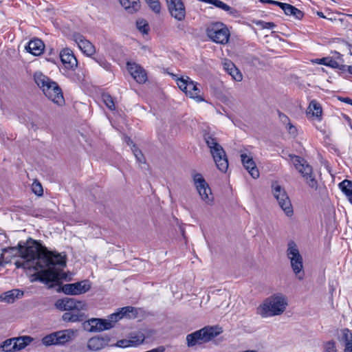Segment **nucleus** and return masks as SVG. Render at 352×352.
Returning <instances> with one entry per match:
<instances>
[{"instance_id": "nucleus-1", "label": "nucleus", "mask_w": 352, "mask_h": 352, "mask_svg": "<svg viewBox=\"0 0 352 352\" xmlns=\"http://www.w3.org/2000/svg\"><path fill=\"white\" fill-rule=\"evenodd\" d=\"M17 251L26 261L16 262V267L26 268L34 265L36 270H38L48 267L37 272L36 279L41 282H54L63 277L61 270L56 267V265L60 267L66 266L65 256L61 254L48 251L32 239L28 240L25 246L19 243Z\"/></svg>"}, {"instance_id": "nucleus-2", "label": "nucleus", "mask_w": 352, "mask_h": 352, "mask_svg": "<svg viewBox=\"0 0 352 352\" xmlns=\"http://www.w3.org/2000/svg\"><path fill=\"white\" fill-rule=\"evenodd\" d=\"M34 80L48 99L59 106L64 104L65 99L62 89L55 81L41 72L34 74Z\"/></svg>"}, {"instance_id": "nucleus-3", "label": "nucleus", "mask_w": 352, "mask_h": 352, "mask_svg": "<svg viewBox=\"0 0 352 352\" xmlns=\"http://www.w3.org/2000/svg\"><path fill=\"white\" fill-rule=\"evenodd\" d=\"M287 298L281 293H276L267 298L258 307L257 312L263 318L279 316L286 309Z\"/></svg>"}, {"instance_id": "nucleus-4", "label": "nucleus", "mask_w": 352, "mask_h": 352, "mask_svg": "<svg viewBox=\"0 0 352 352\" xmlns=\"http://www.w3.org/2000/svg\"><path fill=\"white\" fill-rule=\"evenodd\" d=\"M204 139L210 148L217 168L223 173L226 172L228 168V160L224 149L219 144L214 134L210 132L205 133Z\"/></svg>"}, {"instance_id": "nucleus-5", "label": "nucleus", "mask_w": 352, "mask_h": 352, "mask_svg": "<svg viewBox=\"0 0 352 352\" xmlns=\"http://www.w3.org/2000/svg\"><path fill=\"white\" fill-rule=\"evenodd\" d=\"M221 333L218 327L206 326L186 336V345L189 348L206 344Z\"/></svg>"}, {"instance_id": "nucleus-6", "label": "nucleus", "mask_w": 352, "mask_h": 352, "mask_svg": "<svg viewBox=\"0 0 352 352\" xmlns=\"http://www.w3.org/2000/svg\"><path fill=\"white\" fill-rule=\"evenodd\" d=\"M289 157L292 160V163L296 169L301 174L307 184L311 188L316 190L318 188V181L316 180L312 166L302 157L290 154Z\"/></svg>"}, {"instance_id": "nucleus-7", "label": "nucleus", "mask_w": 352, "mask_h": 352, "mask_svg": "<svg viewBox=\"0 0 352 352\" xmlns=\"http://www.w3.org/2000/svg\"><path fill=\"white\" fill-rule=\"evenodd\" d=\"M192 177L194 185L201 199L206 204L212 206L214 202V197L211 189L203 175L199 173H193Z\"/></svg>"}, {"instance_id": "nucleus-8", "label": "nucleus", "mask_w": 352, "mask_h": 352, "mask_svg": "<svg viewBox=\"0 0 352 352\" xmlns=\"http://www.w3.org/2000/svg\"><path fill=\"white\" fill-rule=\"evenodd\" d=\"M207 34L213 42L219 44H227L230 36L228 27L221 23H214L208 28Z\"/></svg>"}, {"instance_id": "nucleus-9", "label": "nucleus", "mask_w": 352, "mask_h": 352, "mask_svg": "<svg viewBox=\"0 0 352 352\" xmlns=\"http://www.w3.org/2000/svg\"><path fill=\"white\" fill-rule=\"evenodd\" d=\"M272 188L273 195L277 200L281 209L284 211L287 217L292 216L294 213L293 207L285 189L282 188L277 182L273 183Z\"/></svg>"}, {"instance_id": "nucleus-10", "label": "nucleus", "mask_w": 352, "mask_h": 352, "mask_svg": "<svg viewBox=\"0 0 352 352\" xmlns=\"http://www.w3.org/2000/svg\"><path fill=\"white\" fill-rule=\"evenodd\" d=\"M177 84L179 88L183 91L190 98L195 100L197 102L204 100L201 96V90L197 87V84L192 80L189 77L186 78L182 77L177 79Z\"/></svg>"}, {"instance_id": "nucleus-11", "label": "nucleus", "mask_w": 352, "mask_h": 352, "mask_svg": "<svg viewBox=\"0 0 352 352\" xmlns=\"http://www.w3.org/2000/svg\"><path fill=\"white\" fill-rule=\"evenodd\" d=\"M112 320L91 318L82 323L84 330L88 332H100L113 327Z\"/></svg>"}, {"instance_id": "nucleus-12", "label": "nucleus", "mask_w": 352, "mask_h": 352, "mask_svg": "<svg viewBox=\"0 0 352 352\" xmlns=\"http://www.w3.org/2000/svg\"><path fill=\"white\" fill-rule=\"evenodd\" d=\"M56 309L60 311H81L86 309V304L73 298H64L55 303Z\"/></svg>"}, {"instance_id": "nucleus-13", "label": "nucleus", "mask_w": 352, "mask_h": 352, "mask_svg": "<svg viewBox=\"0 0 352 352\" xmlns=\"http://www.w3.org/2000/svg\"><path fill=\"white\" fill-rule=\"evenodd\" d=\"M91 288L89 281L87 280L74 283L65 284L62 287V291L67 295H79L85 294Z\"/></svg>"}, {"instance_id": "nucleus-14", "label": "nucleus", "mask_w": 352, "mask_h": 352, "mask_svg": "<svg viewBox=\"0 0 352 352\" xmlns=\"http://www.w3.org/2000/svg\"><path fill=\"white\" fill-rule=\"evenodd\" d=\"M168 10L171 15L179 21L184 19L185 7L182 0H166Z\"/></svg>"}, {"instance_id": "nucleus-15", "label": "nucleus", "mask_w": 352, "mask_h": 352, "mask_svg": "<svg viewBox=\"0 0 352 352\" xmlns=\"http://www.w3.org/2000/svg\"><path fill=\"white\" fill-rule=\"evenodd\" d=\"M127 69L134 80L138 83H144L147 80L146 71L135 63H127Z\"/></svg>"}, {"instance_id": "nucleus-16", "label": "nucleus", "mask_w": 352, "mask_h": 352, "mask_svg": "<svg viewBox=\"0 0 352 352\" xmlns=\"http://www.w3.org/2000/svg\"><path fill=\"white\" fill-rule=\"evenodd\" d=\"M340 58V54L335 52L333 57H324L322 58H316L312 60V63L320 65H324L331 68L339 69L340 70H344L346 65L340 63L337 59Z\"/></svg>"}, {"instance_id": "nucleus-17", "label": "nucleus", "mask_w": 352, "mask_h": 352, "mask_svg": "<svg viewBox=\"0 0 352 352\" xmlns=\"http://www.w3.org/2000/svg\"><path fill=\"white\" fill-rule=\"evenodd\" d=\"M60 57L61 62L67 69H74L77 67V59L69 49L63 50L60 53Z\"/></svg>"}, {"instance_id": "nucleus-18", "label": "nucleus", "mask_w": 352, "mask_h": 352, "mask_svg": "<svg viewBox=\"0 0 352 352\" xmlns=\"http://www.w3.org/2000/svg\"><path fill=\"white\" fill-rule=\"evenodd\" d=\"M241 162L244 168L248 171L250 175L256 179L259 177V172L252 157L243 153L241 155Z\"/></svg>"}, {"instance_id": "nucleus-19", "label": "nucleus", "mask_w": 352, "mask_h": 352, "mask_svg": "<svg viewBox=\"0 0 352 352\" xmlns=\"http://www.w3.org/2000/svg\"><path fill=\"white\" fill-rule=\"evenodd\" d=\"M109 340L108 336H95L89 340L87 346L91 351H98L107 346Z\"/></svg>"}, {"instance_id": "nucleus-20", "label": "nucleus", "mask_w": 352, "mask_h": 352, "mask_svg": "<svg viewBox=\"0 0 352 352\" xmlns=\"http://www.w3.org/2000/svg\"><path fill=\"white\" fill-rule=\"evenodd\" d=\"M76 333L77 330L71 329L56 332L57 344H64L72 340L76 337Z\"/></svg>"}, {"instance_id": "nucleus-21", "label": "nucleus", "mask_w": 352, "mask_h": 352, "mask_svg": "<svg viewBox=\"0 0 352 352\" xmlns=\"http://www.w3.org/2000/svg\"><path fill=\"white\" fill-rule=\"evenodd\" d=\"M279 7L284 11L285 14L292 16L295 19H301L304 16V14L301 10L292 5L280 2Z\"/></svg>"}, {"instance_id": "nucleus-22", "label": "nucleus", "mask_w": 352, "mask_h": 352, "mask_svg": "<svg viewBox=\"0 0 352 352\" xmlns=\"http://www.w3.org/2000/svg\"><path fill=\"white\" fill-rule=\"evenodd\" d=\"M87 318V316L80 311H71L66 312L62 316L65 322H82Z\"/></svg>"}, {"instance_id": "nucleus-23", "label": "nucleus", "mask_w": 352, "mask_h": 352, "mask_svg": "<svg viewBox=\"0 0 352 352\" xmlns=\"http://www.w3.org/2000/svg\"><path fill=\"white\" fill-rule=\"evenodd\" d=\"M293 272L300 280L304 279L305 272L303 271V258L289 261Z\"/></svg>"}, {"instance_id": "nucleus-24", "label": "nucleus", "mask_w": 352, "mask_h": 352, "mask_svg": "<svg viewBox=\"0 0 352 352\" xmlns=\"http://www.w3.org/2000/svg\"><path fill=\"white\" fill-rule=\"evenodd\" d=\"M223 68L236 81L240 82L243 79V76L240 71L231 61L226 60L223 63Z\"/></svg>"}, {"instance_id": "nucleus-25", "label": "nucleus", "mask_w": 352, "mask_h": 352, "mask_svg": "<svg viewBox=\"0 0 352 352\" xmlns=\"http://www.w3.org/2000/svg\"><path fill=\"white\" fill-rule=\"evenodd\" d=\"M287 257L289 261L300 259L302 256L300 254V251L297 244L294 241H289L287 243Z\"/></svg>"}, {"instance_id": "nucleus-26", "label": "nucleus", "mask_w": 352, "mask_h": 352, "mask_svg": "<svg viewBox=\"0 0 352 352\" xmlns=\"http://www.w3.org/2000/svg\"><path fill=\"white\" fill-rule=\"evenodd\" d=\"M23 294V292L19 289L10 290L0 295V301L12 303L15 299L21 298Z\"/></svg>"}, {"instance_id": "nucleus-27", "label": "nucleus", "mask_w": 352, "mask_h": 352, "mask_svg": "<svg viewBox=\"0 0 352 352\" xmlns=\"http://www.w3.org/2000/svg\"><path fill=\"white\" fill-rule=\"evenodd\" d=\"M122 6L130 14L138 12L140 8L139 0H119Z\"/></svg>"}, {"instance_id": "nucleus-28", "label": "nucleus", "mask_w": 352, "mask_h": 352, "mask_svg": "<svg viewBox=\"0 0 352 352\" xmlns=\"http://www.w3.org/2000/svg\"><path fill=\"white\" fill-rule=\"evenodd\" d=\"M13 338L14 342V346H15L16 351L24 349L33 340L32 337L27 336Z\"/></svg>"}, {"instance_id": "nucleus-29", "label": "nucleus", "mask_w": 352, "mask_h": 352, "mask_svg": "<svg viewBox=\"0 0 352 352\" xmlns=\"http://www.w3.org/2000/svg\"><path fill=\"white\" fill-rule=\"evenodd\" d=\"M308 113H311L313 116L320 119L322 113V107L317 101L311 100L308 107Z\"/></svg>"}, {"instance_id": "nucleus-30", "label": "nucleus", "mask_w": 352, "mask_h": 352, "mask_svg": "<svg viewBox=\"0 0 352 352\" xmlns=\"http://www.w3.org/2000/svg\"><path fill=\"white\" fill-rule=\"evenodd\" d=\"M133 307H122L120 312L115 313L111 315V319L114 321H117L121 319L122 317L126 316L129 312L133 311Z\"/></svg>"}, {"instance_id": "nucleus-31", "label": "nucleus", "mask_w": 352, "mask_h": 352, "mask_svg": "<svg viewBox=\"0 0 352 352\" xmlns=\"http://www.w3.org/2000/svg\"><path fill=\"white\" fill-rule=\"evenodd\" d=\"M45 45H25V50L34 56H39L43 53Z\"/></svg>"}, {"instance_id": "nucleus-32", "label": "nucleus", "mask_w": 352, "mask_h": 352, "mask_svg": "<svg viewBox=\"0 0 352 352\" xmlns=\"http://www.w3.org/2000/svg\"><path fill=\"white\" fill-rule=\"evenodd\" d=\"M339 186L346 196L352 195V182L345 179L340 183Z\"/></svg>"}, {"instance_id": "nucleus-33", "label": "nucleus", "mask_w": 352, "mask_h": 352, "mask_svg": "<svg viewBox=\"0 0 352 352\" xmlns=\"http://www.w3.org/2000/svg\"><path fill=\"white\" fill-rule=\"evenodd\" d=\"M204 2H206L208 3L212 4L214 6H216L219 8H221L225 11L232 12V8L220 0H204Z\"/></svg>"}, {"instance_id": "nucleus-34", "label": "nucleus", "mask_w": 352, "mask_h": 352, "mask_svg": "<svg viewBox=\"0 0 352 352\" xmlns=\"http://www.w3.org/2000/svg\"><path fill=\"white\" fill-rule=\"evenodd\" d=\"M78 47L87 56L91 57L96 54L95 45H78Z\"/></svg>"}, {"instance_id": "nucleus-35", "label": "nucleus", "mask_w": 352, "mask_h": 352, "mask_svg": "<svg viewBox=\"0 0 352 352\" xmlns=\"http://www.w3.org/2000/svg\"><path fill=\"white\" fill-rule=\"evenodd\" d=\"M14 343V338L8 339L2 343L1 348H2V350L5 352L16 351Z\"/></svg>"}, {"instance_id": "nucleus-36", "label": "nucleus", "mask_w": 352, "mask_h": 352, "mask_svg": "<svg viewBox=\"0 0 352 352\" xmlns=\"http://www.w3.org/2000/svg\"><path fill=\"white\" fill-rule=\"evenodd\" d=\"M42 342L45 346L58 344L56 332L45 336L42 339Z\"/></svg>"}, {"instance_id": "nucleus-37", "label": "nucleus", "mask_w": 352, "mask_h": 352, "mask_svg": "<svg viewBox=\"0 0 352 352\" xmlns=\"http://www.w3.org/2000/svg\"><path fill=\"white\" fill-rule=\"evenodd\" d=\"M145 337L144 334L139 333L134 336H131L129 340H130L131 346H137L141 344H142L144 341Z\"/></svg>"}, {"instance_id": "nucleus-38", "label": "nucleus", "mask_w": 352, "mask_h": 352, "mask_svg": "<svg viewBox=\"0 0 352 352\" xmlns=\"http://www.w3.org/2000/svg\"><path fill=\"white\" fill-rule=\"evenodd\" d=\"M102 100L107 108L113 111L115 109V103L112 96L109 94H103L102 96Z\"/></svg>"}, {"instance_id": "nucleus-39", "label": "nucleus", "mask_w": 352, "mask_h": 352, "mask_svg": "<svg viewBox=\"0 0 352 352\" xmlns=\"http://www.w3.org/2000/svg\"><path fill=\"white\" fill-rule=\"evenodd\" d=\"M146 4L155 13L159 14L161 11V5L159 0H145Z\"/></svg>"}, {"instance_id": "nucleus-40", "label": "nucleus", "mask_w": 352, "mask_h": 352, "mask_svg": "<svg viewBox=\"0 0 352 352\" xmlns=\"http://www.w3.org/2000/svg\"><path fill=\"white\" fill-rule=\"evenodd\" d=\"M341 340L343 341L345 345L352 344V333L348 329L342 330Z\"/></svg>"}, {"instance_id": "nucleus-41", "label": "nucleus", "mask_w": 352, "mask_h": 352, "mask_svg": "<svg viewBox=\"0 0 352 352\" xmlns=\"http://www.w3.org/2000/svg\"><path fill=\"white\" fill-rule=\"evenodd\" d=\"M131 150L133 153V155H135L136 160L139 163H144L145 162V158L144 157V155L142 154V151L135 145L133 144V146L131 147Z\"/></svg>"}, {"instance_id": "nucleus-42", "label": "nucleus", "mask_w": 352, "mask_h": 352, "mask_svg": "<svg viewBox=\"0 0 352 352\" xmlns=\"http://www.w3.org/2000/svg\"><path fill=\"white\" fill-rule=\"evenodd\" d=\"M32 192L38 196H41L43 194V190L42 185L41 184L40 182H38L37 181H34L33 182V184L32 185Z\"/></svg>"}, {"instance_id": "nucleus-43", "label": "nucleus", "mask_w": 352, "mask_h": 352, "mask_svg": "<svg viewBox=\"0 0 352 352\" xmlns=\"http://www.w3.org/2000/svg\"><path fill=\"white\" fill-rule=\"evenodd\" d=\"M72 41L75 42L76 44H80V43L85 42H87L88 43L91 44L89 41H87L83 35L79 33H74L72 35Z\"/></svg>"}, {"instance_id": "nucleus-44", "label": "nucleus", "mask_w": 352, "mask_h": 352, "mask_svg": "<svg viewBox=\"0 0 352 352\" xmlns=\"http://www.w3.org/2000/svg\"><path fill=\"white\" fill-rule=\"evenodd\" d=\"M136 25L138 29L144 34L148 31V25L145 20L141 19L137 21Z\"/></svg>"}, {"instance_id": "nucleus-45", "label": "nucleus", "mask_w": 352, "mask_h": 352, "mask_svg": "<svg viewBox=\"0 0 352 352\" xmlns=\"http://www.w3.org/2000/svg\"><path fill=\"white\" fill-rule=\"evenodd\" d=\"M324 352H337L336 342L334 341H329L324 345Z\"/></svg>"}, {"instance_id": "nucleus-46", "label": "nucleus", "mask_w": 352, "mask_h": 352, "mask_svg": "<svg viewBox=\"0 0 352 352\" xmlns=\"http://www.w3.org/2000/svg\"><path fill=\"white\" fill-rule=\"evenodd\" d=\"M285 128L287 130L288 133L292 135L293 137H296L298 134L297 129L295 126H294L291 122L287 123L285 125Z\"/></svg>"}, {"instance_id": "nucleus-47", "label": "nucleus", "mask_w": 352, "mask_h": 352, "mask_svg": "<svg viewBox=\"0 0 352 352\" xmlns=\"http://www.w3.org/2000/svg\"><path fill=\"white\" fill-rule=\"evenodd\" d=\"M114 346H116L117 347H120V348H126V347L131 346L130 340H126V339L120 340L117 341V342L114 344Z\"/></svg>"}, {"instance_id": "nucleus-48", "label": "nucleus", "mask_w": 352, "mask_h": 352, "mask_svg": "<svg viewBox=\"0 0 352 352\" xmlns=\"http://www.w3.org/2000/svg\"><path fill=\"white\" fill-rule=\"evenodd\" d=\"M279 118L281 120V122L285 125L287 124V123L290 122L289 118L283 113H279Z\"/></svg>"}, {"instance_id": "nucleus-49", "label": "nucleus", "mask_w": 352, "mask_h": 352, "mask_svg": "<svg viewBox=\"0 0 352 352\" xmlns=\"http://www.w3.org/2000/svg\"><path fill=\"white\" fill-rule=\"evenodd\" d=\"M38 43H39V44H44V42L38 38H33L32 39H30L28 41L27 44H38Z\"/></svg>"}, {"instance_id": "nucleus-50", "label": "nucleus", "mask_w": 352, "mask_h": 352, "mask_svg": "<svg viewBox=\"0 0 352 352\" xmlns=\"http://www.w3.org/2000/svg\"><path fill=\"white\" fill-rule=\"evenodd\" d=\"M338 99L340 101H341V102H345V103H347V104H349L352 105V100L351 98H349L338 96Z\"/></svg>"}, {"instance_id": "nucleus-51", "label": "nucleus", "mask_w": 352, "mask_h": 352, "mask_svg": "<svg viewBox=\"0 0 352 352\" xmlns=\"http://www.w3.org/2000/svg\"><path fill=\"white\" fill-rule=\"evenodd\" d=\"M263 3H270L279 6L280 2L273 0H259Z\"/></svg>"}, {"instance_id": "nucleus-52", "label": "nucleus", "mask_w": 352, "mask_h": 352, "mask_svg": "<svg viewBox=\"0 0 352 352\" xmlns=\"http://www.w3.org/2000/svg\"><path fill=\"white\" fill-rule=\"evenodd\" d=\"M262 24H263V28H267V29H270L275 26L274 23H269V22H262Z\"/></svg>"}, {"instance_id": "nucleus-53", "label": "nucleus", "mask_w": 352, "mask_h": 352, "mask_svg": "<svg viewBox=\"0 0 352 352\" xmlns=\"http://www.w3.org/2000/svg\"><path fill=\"white\" fill-rule=\"evenodd\" d=\"M344 352H352V344L345 345Z\"/></svg>"}, {"instance_id": "nucleus-54", "label": "nucleus", "mask_w": 352, "mask_h": 352, "mask_svg": "<svg viewBox=\"0 0 352 352\" xmlns=\"http://www.w3.org/2000/svg\"><path fill=\"white\" fill-rule=\"evenodd\" d=\"M347 71L349 73L352 74V66L351 65H346V67L344 71Z\"/></svg>"}, {"instance_id": "nucleus-55", "label": "nucleus", "mask_w": 352, "mask_h": 352, "mask_svg": "<svg viewBox=\"0 0 352 352\" xmlns=\"http://www.w3.org/2000/svg\"><path fill=\"white\" fill-rule=\"evenodd\" d=\"M126 139H127L126 142H127L128 144H132V145L134 144L133 143L132 140L129 138H127Z\"/></svg>"}, {"instance_id": "nucleus-56", "label": "nucleus", "mask_w": 352, "mask_h": 352, "mask_svg": "<svg viewBox=\"0 0 352 352\" xmlns=\"http://www.w3.org/2000/svg\"><path fill=\"white\" fill-rule=\"evenodd\" d=\"M318 15L320 16V17L324 18L323 13L321 12H318Z\"/></svg>"}, {"instance_id": "nucleus-57", "label": "nucleus", "mask_w": 352, "mask_h": 352, "mask_svg": "<svg viewBox=\"0 0 352 352\" xmlns=\"http://www.w3.org/2000/svg\"><path fill=\"white\" fill-rule=\"evenodd\" d=\"M333 42H335V43L339 42V38H335Z\"/></svg>"}, {"instance_id": "nucleus-58", "label": "nucleus", "mask_w": 352, "mask_h": 352, "mask_svg": "<svg viewBox=\"0 0 352 352\" xmlns=\"http://www.w3.org/2000/svg\"><path fill=\"white\" fill-rule=\"evenodd\" d=\"M142 50L145 51L146 50V45H143Z\"/></svg>"}, {"instance_id": "nucleus-59", "label": "nucleus", "mask_w": 352, "mask_h": 352, "mask_svg": "<svg viewBox=\"0 0 352 352\" xmlns=\"http://www.w3.org/2000/svg\"><path fill=\"white\" fill-rule=\"evenodd\" d=\"M1 265V263H0V266Z\"/></svg>"}, {"instance_id": "nucleus-60", "label": "nucleus", "mask_w": 352, "mask_h": 352, "mask_svg": "<svg viewBox=\"0 0 352 352\" xmlns=\"http://www.w3.org/2000/svg\"><path fill=\"white\" fill-rule=\"evenodd\" d=\"M351 55H352V52H351Z\"/></svg>"}, {"instance_id": "nucleus-61", "label": "nucleus", "mask_w": 352, "mask_h": 352, "mask_svg": "<svg viewBox=\"0 0 352 352\" xmlns=\"http://www.w3.org/2000/svg\"><path fill=\"white\" fill-rule=\"evenodd\" d=\"M351 129H352V126H351Z\"/></svg>"}]
</instances>
